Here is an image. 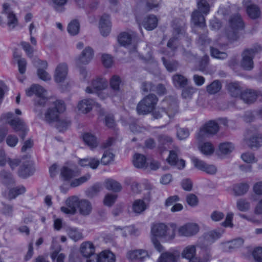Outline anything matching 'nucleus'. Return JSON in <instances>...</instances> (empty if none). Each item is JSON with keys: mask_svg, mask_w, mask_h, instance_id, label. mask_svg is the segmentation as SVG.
<instances>
[{"mask_svg": "<svg viewBox=\"0 0 262 262\" xmlns=\"http://www.w3.org/2000/svg\"><path fill=\"white\" fill-rule=\"evenodd\" d=\"M234 148V146L232 143L225 142L220 144L219 145V150L223 154H228L230 153Z\"/></svg>", "mask_w": 262, "mask_h": 262, "instance_id": "51", "label": "nucleus"}, {"mask_svg": "<svg viewBox=\"0 0 262 262\" xmlns=\"http://www.w3.org/2000/svg\"><path fill=\"white\" fill-rule=\"evenodd\" d=\"M78 175L77 171L73 170L71 168L64 166L60 170V176L64 181H69L71 179Z\"/></svg>", "mask_w": 262, "mask_h": 262, "instance_id": "31", "label": "nucleus"}, {"mask_svg": "<svg viewBox=\"0 0 262 262\" xmlns=\"http://www.w3.org/2000/svg\"><path fill=\"white\" fill-rule=\"evenodd\" d=\"M236 206L238 209L241 211H247L250 209V203L244 199H240L237 201Z\"/></svg>", "mask_w": 262, "mask_h": 262, "instance_id": "58", "label": "nucleus"}, {"mask_svg": "<svg viewBox=\"0 0 262 262\" xmlns=\"http://www.w3.org/2000/svg\"><path fill=\"white\" fill-rule=\"evenodd\" d=\"M177 231L180 236L191 237L198 233L199 227L196 223H189L179 227Z\"/></svg>", "mask_w": 262, "mask_h": 262, "instance_id": "11", "label": "nucleus"}, {"mask_svg": "<svg viewBox=\"0 0 262 262\" xmlns=\"http://www.w3.org/2000/svg\"><path fill=\"white\" fill-rule=\"evenodd\" d=\"M114 155L107 151L104 152L101 160V163L104 165L110 164L114 161Z\"/></svg>", "mask_w": 262, "mask_h": 262, "instance_id": "57", "label": "nucleus"}, {"mask_svg": "<svg viewBox=\"0 0 262 262\" xmlns=\"http://www.w3.org/2000/svg\"><path fill=\"white\" fill-rule=\"evenodd\" d=\"M105 187L107 190H112L114 192H119L122 189L121 184L112 179L107 180L105 182Z\"/></svg>", "mask_w": 262, "mask_h": 262, "instance_id": "42", "label": "nucleus"}, {"mask_svg": "<svg viewBox=\"0 0 262 262\" xmlns=\"http://www.w3.org/2000/svg\"><path fill=\"white\" fill-rule=\"evenodd\" d=\"M80 201L76 196L68 198L66 201L67 206L61 207V211L66 214H75L76 212V208H78Z\"/></svg>", "mask_w": 262, "mask_h": 262, "instance_id": "14", "label": "nucleus"}, {"mask_svg": "<svg viewBox=\"0 0 262 262\" xmlns=\"http://www.w3.org/2000/svg\"><path fill=\"white\" fill-rule=\"evenodd\" d=\"M148 257L147 251L143 249H137L128 251L126 253L127 258L132 261L142 262Z\"/></svg>", "mask_w": 262, "mask_h": 262, "instance_id": "16", "label": "nucleus"}, {"mask_svg": "<svg viewBox=\"0 0 262 262\" xmlns=\"http://www.w3.org/2000/svg\"><path fill=\"white\" fill-rule=\"evenodd\" d=\"M196 254V246L194 245H189L182 250L181 255L182 258L186 259H191L194 258Z\"/></svg>", "mask_w": 262, "mask_h": 262, "instance_id": "30", "label": "nucleus"}, {"mask_svg": "<svg viewBox=\"0 0 262 262\" xmlns=\"http://www.w3.org/2000/svg\"><path fill=\"white\" fill-rule=\"evenodd\" d=\"M172 81L176 88H182L188 85V80L184 76L177 74L173 76Z\"/></svg>", "mask_w": 262, "mask_h": 262, "instance_id": "37", "label": "nucleus"}, {"mask_svg": "<svg viewBox=\"0 0 262 262\" xmlns=\"http://www.w3.org/2000/svg\"><path fill=\"white\" fill-rule=\"evenodd\" d=\"M108 86V82L106 79L97 77L94 79L90 86L86 88L85 91L88 94H95L106 89Z\"/></svg>", "mask_w": 262, "mask_h": 262, "instance_id": "10", "label": "nucleus"}, {"mask_svg": "<svg viewBox=\"0 0 262 262\" xmlns=\"http://www.w3.org/2000/svg\"><path fill=\"white\" fill-rule=\"evenodd\" d=\"M117 195L113 194H107L103 200V202L105 205L107 206H111L115 202Z\"/></svg>", "mask_w": 262, "mask_h": 262, "instance_id": "64", "label": "nucleus"}, {"mask_svg": "<svg viewBox=\"0 0 262 262\" xmlns=\"http://www.w3.org/2000/svg\"><path fill=\"white\" fill-rule=\"evenodd\" d=\"M26 189L23 186L17 187L10 190L8 198L10 200L15 199L17 195L25 193Z\"/></svg>", "mask_w": 262, "mask_h": 262, "instance_id": "47", "label": "nucleus"}, {"mask_svg": "<svg viewBox=\"0 0 262 262\" xmlns=\"http://www.w3.org/2000/svg\"><path fill=\"white\" fill-rule=\"evenodd\" d=\"M211 56L216 59H225L227 58V54L223 51H220L218 49L211 47L210 49Z\"/></svg>", "mask_w": 262, "mask_h": 262, "instance_id": "50", "label": "nucleus"}, {"mask_svg": "<svg viewBox=\"0 0 262 262\" xmlns=\"http://www.w3.org/2000/svg\"><path fill=\"white\" fill-rule=\"evenodd\" d=\"M180 258V255L177 251H167L161 253L157 262H178Z\"/></svg>", "mask_w": 262, "mask_h": 262, "instance_id": "22", "label": "nucleus"}, {"mask_svg": "<svg viewBox=\"0 0 262 262\" xmlns=\"http://www.w3.org/2000/svg\"><path fill=\"white\" fill-rule=\"evenodd\" d=\"M33 172L32 168L28 162L23 163V164L20 166L18 171L19 176L23 178L30 176Z\"/></svg>", "mask_w": 262, "mask_h": 262, "instance_id": "40", "label": "nucleus"}, {"mask_svg": "<svg viewBox=\"0 0 262 262\" xmlns=\"http://www.w3.org/2000/svg\"><path fill=\"white\" fill-rule=\"evenodd\" d=\"M198 9L195 10L191 14V20L193 24L200 27L203 34L199 35L198 43L201 45H205L207 43L206 39V23L205 15H207L210 12V5L208 0H199L197 2Z\"/></svg>", "mask_w": 262, "mask_h": 262, "instance_id": "1", "label": "nucleus"}, {"mask_svg": "<svg viewBox=\"0 0 262 262\" xmlns=\"http://www.w3.org/2000/svg\"><path fill=\"white\" fill-rule=\"evenodd\" d=\"M27 96L30 97L33 95H35L37 97L34 101V111L38 113V115L41 114L39 110L40 107L45 106L49 102L51 104L52 102H49L48 98L46 96V91L40 85L36 84L32 85L29 88L26 90Z\"/></svg>", "mask_w": 262, "mask_h": 262, "instance_id": "2", "label": "nucleus"}, {"mask_svg": "<svg viewBox=\"0 0 262 262\" xmlns=\"http://www.w3.org/2000/svg\"><path fill=\"white\" fill-rule=\"evenodd\" d=\"M178 103L174 98L169 97L163 100L161 103V106L152 113V116L155 119L160 118L163 114L166 115L171 118L178 113Z\"/></svg>", "mask_w": 262, "mask_h": 262, "instance_id": "3", "label": "nucleus"}, {"mask_svg": "<svg viewBox=\"0 0 262 262\" xmlns=\"http://www.w3.org/2000/svg\"><path fill=\"white\" fill-rule=\"evenodd\" d=\"M158 99L153 94L149 95L141 100L137 106L139 114L145 115L151 112L157 104Z\"/></svg>", "mask_w": 262, "mask_h": 262, "instance_id": "6", "label": "nucleus"}, {"mask_svg": "<svg viewBox=\"0 0 262 262\" xmlns=\"http://www.w3.org/2000/svg\"><path fill=\"white\" fill-rule=\"evenodd\" d=\"M228 93L233 97H241L244 93L243 88L238 82H230L227 85Z\"/></svg>", "mask_w": 262, "mask_h": 262, "instance_id": "27", "label": "nucleus"}, {"mask_svg": "<svg viewBox=\"0 0 262 262\" xmlns=\"http://www.w3.org/2000/svg\"><path fill=\"white\" fill-rule=\"evenodd\" d=\"M91 178V174L89 173H87L85 175L81 177L78 179H76L73 180L71 182V186L73 187L78 186L83 183L86 182L88 181Z\"/></svg>", "mask_w": 262, "mask_h": 262, "instance_id": "53", "label": "nucleus"}, {"mask_svg": "<svg viewBox=\"0 0 262 262\" xmlns=\"http://www.w3.org/2000/svg\"><path fill=\"white\" fill-rule=\"evenodd\" d=\"M68 74V66L65 63H61L56 67L54 77L56 82H61L63 81Z\"/></svg>", "mask_w": 262, "mask_h": 262, "instance_id": "23", "label": "nucleus"}, {"mask_svg": "<svg viewBox=\"0 0 262 262\" xmlns=\"http://www.w3.org/2000/svg\"><path fill=\"white\" fill-rule=\"evenodd\" d=\"M223 233V231H218L216 230H212L206 233L205 237L208 239H211L214 242L219 238Z\"/></svg>", "mask_w": 262, "mask_h": 262, "instance_id": "61", "label": "nucleus"}, {"mask_svg": "<svg viewBox=\"0 0 262 262\" xmlns=\"http://www.w3.org/2000/svg\"><path fill=\"white\" fill-rule=\"evenodd\" d=\"M8 123L10 125L15 132H21L20 137L22 139H24L28 129L22 119L19 118H15L8 120Z\"/></svg>", "mask_w": 262, "mask_h": 262, "instance_id": "17", "label": "nucleus"}, {"mask_svg": "<svg viewBox=\"0 0 262 262\" xmlns=\"http://www.w3.org/2000/svg\"><path fill=\"white\" fill-rule=\"evenodd\" d=\"M199 148L201 152L205 155H211L214 150V147L211 143L206 142L200 145Z\"/></svg>", "mask_w": 262, "mask_h": 262, "instance_id": "44", "label": "nucleus"}, {"mask_svg": "<svg viewBox=\"0 0 262 262\" xmlns=\"http://www.w3.org/2000/svg\"><path fill=\"white\" fill-rule=\"evenodd\" d=\"M219 130V126L217 122L213 120L209 121L200 128L196 135V138L199 141H202L206 138L216 134Z\"/></svg>", "mask_w": 262, "mask_h": 262, "instance_id": "7", "label": "nucleus"}, {"mask_svg": "<svg viewBox=\"0 0 262 262\" xmlns=\"http://www.w3.org/2000/svg\"><path fill=\"white\" fill-rule=\"evenodd\" d=\"M65 110L66 105L63 101L58 100L53 102L45 114V121L49 124L57 121L60 114Z\"/></svg>", "mask_w": 262, "mask_h": 262, "instance_id": "5", "label": "nucleus"}, {"mask_svg": "<svg viewBox=\"0 0 262 262\" xmlns=\"http://www.w3.org/2000/svg\"><path fill=\"white\" fill-rule=\"evenodd\" d=\"M68 234L69 237L74 241H77L82 239V234L75 228H70L68 230Z\"/></svg>", "mask_w": 262, "mask_h": 262, "instance_id": "52", "label": "nucleus"}, {"mask_svg": "<svg viewBox=\"0 0 262 262\" xmlns=\"http://www.w3.org/2000/svg\"><path fill=\"white\" fill-rule=\"evenodd\" d=\"M260 96H262V94L260 92L248 90L244 92L241 98L245 103H252Z\"/></svg>", "mask_w": 262, "mask_h": 262, "instance_id": "28", "label": "nucleus"}, {"mask_svg": "<svg viewBox=\"0 0 262 262\" xmlns=\"http://www.w3.org/2000/svg\"><path fill=\"white\" fill-rule=\"evenodd\" d=\"M99 28L103 36H107L110 33L111 30V23L109 15L104 14L101 16L99 22Z\"/></svg>", "mask_w": 262, "mask_h": 262, "instance_id": "26", "label": "nucleus"}, {"mask_svg": "<svg viewBox=\"0 0 262 262\" xmlns=\"http://www.w3.org/2000/svg\"><path fill=\"white\" fill-rule=\"evenodd\" d=\"M98 262H115V255L110 251L104 250L98 255Z\"/></svg>", "mask_w": 262, "mask_h": 262, "instance_id": "39", "label": "nucleus"}, {"mask_svg": "<svg viewBox=\"0 0 262 262\" xmlns=\"http://www.w3.org/2000/svg\"><path fill=\"white\" fill-rule=\"evenodd\" d=\"M147 207V205L142 200H136L133 204V210L137 213H141L144 211Z\"/></svg>", "mask_w": 262, "mask_h": 262, "instance_id": "41", "label": "nucleus"}, {"mask_svg": "<svg viewBox=\"0 0 262 262\" xmlns=\"http://www.w3.org/2000/svg\"><path fill=\"white\" fill-rule=\"evenodd\" d=\"M133 162L134 165L138 168L146 169L147 167L146 158L140 154H136L134 156Z\"/></svg>", "mask_w": 262, "mask_h": 262, "instance_id": "32", "label": "nucleus"}, {"mask_svg": "<svg viewBox=\"0 0 262 262\" xmlns=\"http://www.w3.org/2000/svg\"><path fill=\"white\" fill-rule=\"evenodd\" d=\"M95 104V102L92 99H83L78 102L77 105L78 111L82 114L90 112Z\"/></svg>", "mask_w": 262, "mask_h": 262, "instance_id": "24", "label": "nucleus"}, {"mask_svg": "<svg viewBox=\"0 0 262 262\" xmlns=\"http://www.w3.org/2000/svg\"><path fill=\"white\" fill-rule=\"evenodd\" d=\"M181 96L184 99L190 100L192 98L193 95L196 93V89L192 85L183 88Z\"/></svg>", "mask_w": 262, "mask_h": 262, "instance_id": "43", "label": "nucleus"}, {"mask_svg": "<svg viewBox=\"0 0 262 262\" xmlns=\"http://www.w3.org/2000/svg\"><path fill=\"white\" fill-rule=\"evenodd\" d=\"M222 88V84L219 80H214L207 86V91L210 94L219 92Z\"/></svg>", "mask_w": 262, "mask_h": 262, "instance_id": "46", "label": "nucleus"}, {"mask_svg": "<svg viewBox=\"0 0 262 262\" xmlns=\"http://www.w3.org/2000/svg\"><path fill=\"white\" fill-rule=\"evenodd\" d=\"M176 39L174 38H170L167 42V47L169 51H166L164 54L168 57H171L174 55V51L176 47L174 45Z\"/></svg>", "mask_w": 262, "mask_h": 262, "instance_id": "62", "label": "nucleus"}, {"mask_svg": "<svg viewBox=\"0 0 262 262\" xmlns=\"http://www.w3.org/2000/svg\"><path fill=\"white\" fill-rule=\"evenodd\" d=\"M180 152L178 147H174V149L170 150L169 157L167 158L168 162L171 165L176 166L178 169H183L185 166V161L179 159L178 155Z\"/></svg>", "mask_w": 262, "mask_h": 262, "instance_id": "15", "label": "nucleus"}, {"mask_svg": "<svg viewBox=\"0 0 262 262\" xmlns=\"http://www.w3.org/2000/svg\"><path fill=\"white\" fill-rule=\"evenodd\" d=\"M94 55L93 49L90 47H86L80 55L76 59L75 62L77 66L80 67L83 65L89 64L92 60Z\"/></svg>", "mask_w": 262, "mask_h": 262, "instance_id": "12", "label": "nucleus"}, {"mask_svg": "<svg viewBox=\"0 0 262 262\" xmlns=\"http://www.w3.org/2000/svg\"><path fill=\"white\" fill-rule=\"evenodd\" d=\"M7 25L10 30H12L15 28L18 24V20L13 13H9L7 14Z\"/></svg>", "mask_w": 262, "mask_h": 262, "instance_id": "54", "label": "nucleus"}, {"mask_svg": "<svg viewBox=\"0 0 262 262\" xmlns=\"http://www.w3.org/2000/svg\"><path fill=\"white\" fill-rule=\"evenodd\" d=\"M79 211L81 215L86 216L90 214L92 210L91 203L86 200L80 201L78 206Z\"/></svg>", "mask_w": 262, "mask_h": 262, "instance_id": "34", "label": "nucleus"}, {"mask_svg": "<svg viewBox=\"0 0 262 262\" xmlns=\"http://www.w3.org/2000/svg\"><path fill=\"white\" fill-rule=\"evenodd\" d=\"M80 25L77 20H73L70 22L68 27V31L72 35L77 34L79 31Z\"/></svg>", "mask_w": 262, "mask_h": 262, "instance_id": "48", "label": "nucleus"}, {"mask_svg": "<svg viewBox=\"0 0 262 262\" xmlns=\"http://www.w3.org/2000/svg\"><path fill=\"white\" fill-rule=\"evenodd\" d=\"M158 140V148L162 151L170 148V146L172 144L173 142L172 138L166 135H159Z\"/></svg>", "mask_w": 262, "mask_h": 262, "instance_id": "29", "label": "nucleus"}, {"mask_svg": "<svg viewBox=\"0 0 262 262\" xmlns=\"http://www.w3.org/2000/svg\"><path fill=\"white\" fill-rule=\"evenodd\" d=\"M133 35L127 32H122L119 34L118 38L119 43L123 46L129 48L130 52L136 51L135 45H132Z\"/></svg>", "mask_w": 262, "mask_h": 262, "instance_id": "19", "label": "nucleus"}, {"mask_svg": "<svg viewBox=\"0 0 262 262\" xmlns=\"http://www.w3.org/2000/svg\"><path fill=\"white\" fill-rule=\"evenodd\" d=\"M51 248L52 249H55L51 254V258L53 260H55L56 258V262H64L66 255L63 253L58 254L59 251L61 250V247L57 242L56 237L52 238Z\"/></svg>", "mask_w": 262, "mask_h": 262, "instance_id": "25", "label": "nucleus"}, {"mask_svg": "<svg viewBox=\"0 0 262 262\" xmlns=\"http://www.w3.org/2000/svg\"><path fill=\"white\" fill-rule=\"evenodd\" d=\"M201 249L203 254V261L208 262L211 257L210 248L208 246H202Z\"/></svg>", "mask_w": 262, "mask_h": 262, "instance_id": "59", "label": "nucleus"}, {"mask_svg": "<svg viewBox=\"0 0 262 262\" xmlns=\"http://www.w3.org/2000/svg\"><path fill=\"white\" fill-rule=\"evenodd\" d=\"M262 50L260 45H256L253 48L245 50L242 54V67L246 70H250L253 68V58L255 53Z\"/></svg>", "mask_w": 262, "mask_h": 262, "instance_id": "9", "label": "nucleus"}, {"mask_svg": "<svg viewBox=\"0 0 262 262\" xmlns=\"http://www.w3.org/2000/svg\"><path fill=\"white\" fill-rule=\"evenodd\" d=\"M244 5L248 16L252 19H256L260 17L261 11L259 7L252 3L250 0H245Z\"/></svg>", "mask_w": 262, "mask_h": 262, "instance_id": "21", "label": "nucleus"}, {"mask_svg": "<svg viewBox=\"0 0 262 262\" xmlns=\"http://www.w3.org/2000/svg\"><path fill=\"white\" fill-rule=\"evenodd\" d=\"M83 140L85 143L91 149L96 148L99 144L97 138L92 134L85 133L83 135Z\"/></svg>", "mask_w": 262, "mask_h": 262, "instance_id": "36", "label": "nucleus"}, {"mask_svg": "<svg viewBox=\"0 0 262 262\" xmlns=\"http://www.w3.org/2000/svg\"><path fill=\"white\" fill-rule=\"evenodd\" d=\"M121 83L122 80L119 76L115 75L112 76L110 79V85L114 94H111V96H114L120 92Z\"/></svg>", "mask_w": 262, "mask_h": 262, "instance_id": "33", "label": "nucleus"}, {"mask_svg": "<svg viewBox=\"0 0 262 262\" xmlns=\"http://www.w3.org/2000/svg\"><path fill=\"white\" fill-rule=\"evenodd\" d=\"M20 45L24 50L25 51L27 56L30 58L32 57L34 52V49L30 45V43L27 42L22 41L21 42Z\"/></svg>", "mask_w": 262, "mask_h": 262, "instance_id": "63", "label": "nucleus"}, {"mask_svg": "<svg viewBox=\"0 0 262 262\" xmlns=\"http://www.w3.org/2000/svg\"><path fill=\"white\" fill-rule=\"evenodd\" d=\"M229 26L231 30L227 33V37L230 41L236 40L238 37L237 31L244 27L243 21L238 14L232 16L229 19Z\"/></svg>", "mask_w": 262, "mask_h": 262, "instance_id": "8", "label": "nucleus"}, {"mask_svg": "<svg viewBox=\"0 0 262 262\" xmlns=\"http://www.w3.org/2000/svg\"><path fill=\"white\" fill-rule=\"evenodd\" d=\"M8 123L10 125L15 132H21L20 137L22 139H24L28 129L22 119L19 118H15L8 120Z\"/></svg>", "mask_w": 262, "mask_h": 262, "instance_id": "18", "label": "nucleus"}, {"mask_svg": "<svg viewBox=\"0 0 262 262\" xmlns=\"http://www.w3.org/2000/svg\"><path fill=\"white\" fill-rule=\"evenodd\" d=\"M116 230L120 231V234L123 236H127L128 235H132L135 233V229L133 227H125L123 228L117 227L116 228Z\"/></svg>", "mask_w": 262, "mask_h": 262, "instance_id": "60", "label": "nucleus"}, {"mask_svg": "<svg viewBox=\"0 0 262 262\" xmlns=\"http://www.w3.org/2000/svg\"><path fill=\"white\" fill-rule=\"evenodd\" d=\"M176 229L177 226L174 224H171L167 226L164 224L159 223L152 226L151 232L153 237H159L166 241H169L174 238Z\"/></svg>", "mask_w": 262, "mask_h": 262, "instance_id": "4", "label": "nucleus"}, {"mask_svg": "<svg viewBox=\"0 0 262 262\" xmlns=\"http://www.w3.org/2000/svg\"><path fill=\"white\" fill-rule=\"evenodd\" d=\"M80 251L84 256L90 257L94 254L95 247L92 243L90 242H85L81 244Z\"/></svg>", "mask_w": 262, "mask_h": 262, "instance_id": "38", "label": "nucleus"}, {"mask_svg": "<svg viewBox=\"0 0 262 262\" xmlns=\"http://www.w3.org/2000/svg\"><path fill=\"white\" fill-rule=\"evenodd\" d=\"M0 178L3 183L8 184L14 182L12 174L3 170L0 172Z\"/></svg>", "mask_w": 262, "mask_h": 262, "instance_id": "49", "label": "nucleus"}, {"mask_svg": "<svg viewBox=\"0 0 262 262\" xmlns=\"http://www.w3.org/2000/svg\"><path fill=\"white\" fill-rule=\"evenodd\" d=\"M34 64L38 67L37 75L40 79L43 81H49L51 79L50 74L45 70L48 67V63L46 61H42L37 59L35 61Z\"/></svg>", "mask_w": 262, "mask_h": 262, "instance_id": "20", "label": "nucleus"}, {"mask_svg": "<svg viewBox=\"0 0 262 262\" xmlns=\"http://www.w3.org/2000/svg\"><path fill=\"white\" fill-rule=\"evenodd\" d=\"M14 57L17 60L19 73L21 74H24L26 72V60L24 58H21L18 56L15 55V54L14 55Z\"/></svg>", "mask_w": 262, "mask_h": 262, "instance_id": "56", "label": "nucleus"}, {"mask_svg": "<svg viewBox=\"0 0 262 262\" xmlns=\"http://www.w3.org/2000/svg\"><path fill=\"white\" fill-rule=\"evenodd\" d=\"M246 144L250 147H258L262 145V135L258 133L248 132L244 138Z\"/></svg>", "mask_w": 262, "mask_h": 262, "instance_id": "13", "label": "nucleus"}, {"mask_svg": "<svg viewBox=\"0 0 262 262\" xmlns=\"http://www.w3.org/2000/svg\"><path fill=\"white\" fill-rule=\"evenodd\" d=\"M162 59L165 67L169 72H172L177 69L179 66L177 61H167L164 57Z\"/></svg>", "mask_w": 262, "mask_h": 262, "instance_id": "55", "label": "nucleus"}, {"mask_svg": "<svg viewBox=\"0 0 262 262\" xmlns=\"http://www.w3.org/2000/svg\"><path fill=\"white\" fill-rule=\"evenodd\" d=\"M249 186L247 183H241L236 184L233 186V191L235 195H241L246 193Z\"/></svg>", "mask_w": 262, "mask_h": 262, "instance_id": "45", "label": "nucleus"}, {"mask_svg": "<svg viewBox=\"0 0 262 262\" xmlns=\"http://www.w3.org/2000/svg\"><path fill=\"white\" fill-rule=\"evenodd\" d=\"M158 25V19L154 15H149L144 18L143 25L147 30H152Z\"/></svg>", "mask_w": 262, "mask_h": 262, "instance_id": "35", "label": "nucleus"}]
</instances>
